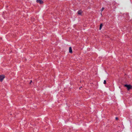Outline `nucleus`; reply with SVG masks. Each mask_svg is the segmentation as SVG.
I'll return each instance as SVG.
<instances>
[{
  "label": "nucleus",
  "instance_id": "f257e3e1",
  "mask_svg": "<svg viewBox=\"0 0 132 132\" xmlns=\"http://www.w3.org/2000/svg\"><path fill=\"white\" fill-rule=\"evenodd\" d=\"M124 86L127 88L128 90H129L130 89L132 88V86L130 85H128L127 84H125L124 85Z\"/></svg>",
  "mask_w": 132,
  "mask_h": 132
},
{
  "label": "nucleus",
  "instance_id": "f03ea898",
  "mask_svg": "<svg viewBox=\"0 0 132 132\" xmlns=\"http://www.w3.org/2000/svg\"><path fill=\"white\" fill-rule=\"evenodd\" d=\"M5 77V76L4 75H0V81L2 82Z\"/></svg>",
  "mask_w": 132,
  "mask_h": 132
},
{
  "label": "nucleus",
  "instance_id": "7ed1b4c3",
  "mask_svg": "<svg viewBox=\"0 0 132 132\" xmlns=\"http://www.w3.org/2000/svg\"><path fill=\"white\" fill-rule=\"evenodd\" d=\"M36 1L38 3L40 4H42L43 3V2L42 0H36Z\"/></svg>",
  "mask_w": 132,
  "mask_h": 132
},
{
  "label": "nucleus",
  "instance_id": "20e7f679",
  "mask_svg": "<svg viewBox=\"0 0 132 132\" xmlns=\"http://www.w3.org/2000/svg\"><path fill=\"white\" fill-rule=\"evenodd\" d=\"M69 53H72V50L71 47H69Z\"/></svg>",
  "mask_w": 132,
  "mask_h": 132
},
{
  "label": "nucleus",
  "instance_id": "39448f33",
  "mask_svg": "<svg viewBox=\"0 0 132 132\" xmlns=\"http://www.w3.org/2000/svg\"><path fill=\"white\" fill-rule=\"evenodd\" d=\"M103 24H101L100 25V30H101L102 28V26H103Z\"/></svg>",
  "mask_w": 132,
  "mask_h": 132
},
{
  "label": "nucleus",
  "instance_id": "423d86ee",
  "mask_svg": "<svg viewBox=\"0 0 132 132\" xmlns=\"http://www.w3.org/2000/svg\"><path fill=\"white\" fill-rule=\"evenodd\" d=\"M81 13L82 12L80 11H79L78 12V13L79 14L81 15Z\"/></svg>",
  "mask_w": 132,
  "mask_h": 132
},
{
  "label": "nucleus",
  "instance_id": "0eeeda50",
  "mask_svg": "<svg viewBox=\"0 0 132 132\" xmlns=\"http://www.w3.org/2000/svg\"><path fill=\"white\" fill-rule=\"evenodd\" d=\"M104 7H102L101 9V11L102 12V11H103L104 10Z\"/></svg>",
  "mask_w": 132,
  "mask_h": 132
},
{
  "label": "nucleus",
  "instance_id": "6e6552de",
  "mask_svg": "<svg viewBox=\"0 0 132 132\" xmlns=\"http://www.w3.org/2000/svg\"><path fill=\"white\" fill-rule=\"evenodd\" d=\"M106 82L105 80H104V84H106Z\"/></svg>",
  "mask_w": 132,
  "mask_h": 132
},
{
  "label": "nucleus",
  "instance_id": "1a4fd4ad",
  "mask_svg": "<svg viewBox=\"0 0 132 132\" xmlns=\"http://www.w3.org/2000/svg\"><path fill=\"white\" fill-rule=\"evenodd\" d=\"M116 119L117 120L118 119V117H116Z\"/></svg>",
  "mask_w": 132,
  "mask_h": 132
},
{
  "label": "nucleus",
  "instance_id": "9d476101",
  "mask_svg": "<svg viewBox=\"0 0 132 132\" xmlns=\"http://www.w3.org/2000/svg\"><path fill=\"white\" fill-rule=\"evenodd\" d=\"M32 82V80H31V81H30V84L31 83V82Z\"/></svg>",
  "mask_w": 132,
  "mask_h": 132
}]
</instances>
